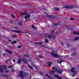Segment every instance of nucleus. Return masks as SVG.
<instances>
[{"label":"nucleus","instance_id":"nucleus-1","mask_svg":"<svg viewBox=\"0 0 79 79\" xmlns=\"http://www.w3.org/2000/svg\"><path fill=\"white\" fill-rule=\"evenodd\" d=\"M19 77L22 78H23L24 77V75L23 73V71H21L20 72V73L19 74Z\"/></svg>","mask_w":79,"mask_h":79},{"label":"nucleus","instance_id":"nucleus-2","mask_svg":"<svg viewBox=\"0 0 79 79\" xmlns=\"http://www.w3.org/2000/svg\"><path fill=\"white\" fill-rule=\"evenodd\" d=\"M64 7L68 9L73 8L74 6H64Z\"/></svg>","mask_w":79,"mask_h":79},{"label":"nucleus","instance_id":"nucleus-3","mask_svg":"<svg viewBox=\"0 0 79 79\" xmlns=\"http://www.w3.org/2000/svg\"><path fill=\"white\" fill-rule=\"evenodd\" d=\"M51 55L54 57H56V58H59V56L57 54H55L53 52L51 53Z\"/></svg>","mask_w":79,"mask_h":79},{"label":"nucleus","instance_id":"nucleus-4","mask_svg":"<svg viewBox=\"0 0 79 79\" xmlns=\"http://www.w3.org/2000/svg\"><path fill=\"white\" fill-rule=\"evenodd\" d=\"M12 31L13 32H15V33H22V31H17V30H12Z\"/></svg>","mask_w":79,"mask_h":79},{"label":"nucleus","instance_id":"nucleus-5","mask_svg":"<svg viewBox=\"0 0 79 79\" xmlns=\"http://www.w3.org/2000/svg\"><path fill=\"white\" fill-rule=\"evenodd\" d=\"M46 17L49 18H55V16L52 15H46Z\"/></svg>","mask_w":79,"mask_h":79},{"label":"nucleus","instance_id":"nucleus-6","mask_svg":"<svg viewBox=\"0 0 79 79\" xmlns=\"http://www.w3.org/2000/svg\"><path fill=\"white\" fill-rule=\"evenodd\" d=\"M30 15H27L26 16L24 17V18H25V19L27 20H29V18H30Z\"/></svg>","mask_w":79,"mask_h":79},{"label":"nucleus","instance_id":"nucleus-7","mask_svg":"<svg viewBox=\"0 0 79 79\" xmlns=\"http://www.w3.org/2000/svg\"><path fill=\"white\" fill-rule=\"evenodd\" d=\"M54 77H55L58 78L59 79H62V78H61V77L59 76V75H54Z\"/></svg>","mask_w":79,"mask_h":79},{"label":"nucleus","instance_id":"nucleus-8","mask_svg":"<svg viewBox=\"0 0 79 79\" xmlns=\"http://www.w3.org/2000/svg\"><path fill=\"white\" fill-rule=\"evenodd\" d=\"M55 71L56 72V73H58L59 74H61L62 73V70H55Z\"/></svg>","mask_w":79,"mask_h":79},{"label":"nucleus","instance_id":"nucleus-9","mask_svg":"<svg viewBox=\"0 0 79 79\" xmlns=\"http://www.w3.org/2000/svg\"><path fill=\"white\" fill-rule=\"evenodd\" d=\"M45 36L46 37H48V38H52V36H51V35H50L47 34H46L45 35Z\"/></svg>","mask_w":79,"mask_h":79},{"label":"nucleus","instance_id":"nucleus-10","mask_svg":"<svg viewBox=\"0 0 79 79\" xmlns=\"http://www.w3.org/2000/svg\"><path fill=\"white\" fill-rule=\"evenodd\" d=\"M21 60L23 62H24L25 64H26V63H27V60H26V59H22Z\"/></svg>","mask_w":79,"mask_h":79},{"label":"nucleus","instance_id":"nucleus-11","mask_svg":"<svg viewBox=\"0 0 79 79\" xmlns=\"http://www.w3.org/2000/svg\"><path fill=\"white\" fill-rule=\"evenodd\" d=\"M74 70H75V69L74 68L72 67L71 68V69L70 70L71 72H72L73 73H74L75 72L74 71Z\"/></svg>","mask_w":79,"mask_h":79},{"label":"nucleus","instance_id":"nucleus-12","mask_svg":"<svg viewBox=\"0 0 79 79\" xmlns=\"http://www.w3.org/2000/svg\"><path fill=\"white\" fill-rule=\"evenodd\" d=\"M73 34H75V35H79V33L77 32H73Z\"/></svg>","mask_w":79,"mask_h":79},{"label":"nucleus","instance_id":"nucleus-13","mask_svg":"<svg viewBox=\"0 0 79 79\" xmlns=\"http://www.w3.org/2000/svg\"><path fill=\"white\" fill-rule=\"evenodd\" d=\"M36 45H41L42 44V43H35Z\"/></svg>","mask_w":79,"mask_h":79},{"label":"nucleus","instance_id":"nucleus-14","mask_svg":"<svg viewBox=\"0 0 79 79\" xmlns=\"http://www.w3.org/2000/svg\"><path fill=\"white\" fill-rule=\"evenodd\" d=\"M52 64V63L51 62H49L48 63V66H51Z\"/></svg>","mask_w":79,"mask_h":79},{"label":"nucleus","instance_id":"nucleus-15","mask_svg":"<svg viewBox=\"0 0 79 79\" xmlns=\"http://www.w3.org/2000/svg\"><path fill=\"white\" fill-rule=\"evenodd\" d=\"M17 63H18V64H21V60L20 59H19L17 61Z\"/></svg>","mask_w":79,"mask_h":79},{"label":"nucleus","instance_id":"nucleus-16","mask_svg":"<svg viewBox=\"0 0 79 79\" xmlns=\"http://www.w3.org/2000/svg\"><path fill=\"white\" fill-rule=\"evenodd\" d=\"M62 62H63V60H58L57 61V63H60V64H61V63Z\"/></svg>","mask_w":79,"mask_h":79},{"label":"nucleus","instance_id":"nucleus-17","mask_svg":"<svg viewBox=\"0 0 79 79\" xmlns=\"http://www.w3.org/2000/svg\"><path fill=\"white\" fill-rule=\"evenodd\" d=\"M3 68H1V66H0V72L1 73H3Z\"/></svg>","mask_w":79,"mask_h":79},{"label":"nucleus","instance_id":"nucleus-18","mask_svg":"<svg viewBox=\"0 0 79 79\" xmlns=\"http://www.w3.org/2000/svg\"><path fill=\"white\" fill-rule=\"evenodd\" d=\"M73 73H73L72 74V77H74V76H76V72H75Z\"/></svg>","mask_w":79,"mask_h":79},{"label":"nucleus","instance_id":"nucleus-19","mask_svg":"<svg viewBox=\"0 0 79 79\" xmlns=\"http://www.w3.org/2000/svg\"><path fill=\"white\" fill-rule=\"evenodd\" d=\"M24 57H29V55L28 54H24Z\"/></svg>","mask_w":79,"mask_h":79},{"label":"nucleus","instance_id":"nucleus-20","mask_svg":"<svg viewBox=\"0 0 79 79\" xmlns=\"http://www.w3.org/2000/svg\"><path fill=\"white\" fill-rule=\"evenodd\" d=\"M6 52H8V53H10V54H12V53H11V51H10L9 50H6Z\"/></svg>","mask_w":79,"mask_h":79},{"label":"nucleus","instance_id":"nucleus-21","mask_svg":"<svg viewBox=\"0 0 79 79\" xmlns=\"http://www.w3.org/2000/svg\"><path fill=\"white\" fill-rule=\"evenodd\" d=\"M17 37V35L16 34H15V36H14L13 35H12V38H16V37Z\"/></svg>","mask_w":79,"mask_h":79},{"label":"nucleus","instance_id":"nucleus-22","mask_svg":"<svg viewBox=\"0 0 79 79\" xmlns=\"http://www.w3.org/2000/svg\"><path fill=\"white\" fill-rule=\"evenodd\" d=\"M19 26H21L22 25V22L19 21L18 23Z\"/></svg>","mask_w":79,"mask_h":79},{"label":"nucleus","instance_id":"nucleus-23","mask_svg":"<svg viewBox=\"0 0 79 79\" xmlns=\"http://www.w3.org/2000/svg\"><path fill=\"white\" fill-rule=\"evenodd\" d=\"M16 42H16V41H14L11 42V43L12 44H16Z\"/></svg>","mask_w":79,"mask_h":79},{"label":"nucleus","instance_id":"nucleus-24","mask_svg":"<svg viewBox=\"0 0 79 79\" xmlns=\"http://www.w3.org/2000/svg\"><path fill=\"white\" fill-rule=\"evenodd\" d=\"M3 76L4 77H8V75H6L5 74H3Z\"/></svg>","mask_w":79,"mask_h":79},{"label":"nucleus","instance_id":"nucleus-25","mask_svg":"<svg viewBox=\"0 0 79 79\" xmlns=\"http://www.w3.org/2000/svg\"><path fill=\"white\" fill-rule=\"evenodd\" d=\"M60 24V23H58L54 24V26H58V25H59Z\"/></svg>","mask_w":79,"mask_h":79},{"label":"nucleus","instance_id":"nucleus-26","mask_svg":"<svg viewBox=\"0 0 79 79\" xmlns=\"http://www.w3.org/2000/svg\"><path fill=\"white\" fill-rule=\"evenodd\" d=\"M75 55H76V53H73L71 54V56H74Z\"/></svg>","mask_w":79,"mask_h":79},{"label":"nucleus","instance_id":"nucleus-27","mask_svg":"<svg viewBox=\"0 0 79 79\" xmlns=\"http://www.w3.org/2000/svg\"><path fill=\"white\" fill-rule=\"evenodd\" d=\"M25 12H26V11H25L21 13V15H22V16H23V15H25Z\"/></svg>","mask_w":79,"mask_h":79},{"label":"nucleus","instance_id":"nucleus-28","mask_svg":"<svg viewBox=\"0 0 79 79\" xmlns=\"http://www.w3.org/2000/svg\"><path fill=\"white\" fill-rule=\"evenodd\" d=\"M78 39H79V37L77 36L75 38V40H78Z\"/></svg>","mask_w":79,"mask_h":79},{"label":"nucleus","instance_id":"nucleus-29","mask_svg":"<svg viewBox=\"0 0 79 79\" xmlns=\"http://www.w3.org/2000/svg\"><path fill=\"white\" fill-rule=\"evenodd\" d=\"M55 31V28H54L52 30V33H51V34H53V32H54Z\"/></svg>","mask_w":79,"mask_h":79},{"label":"nucleus","instance_id":"nucleus-30","mask_svg":"<svg viewBox=\"0 0 79 79\" xmlns=\"http://www.w3.org/2000/svg\"><path fill=\"white\" fill-rule=\"evenodd\" d=\"M45 42L46 43H48V40L47 39H45Z\"/></svg>","mask_w":79,"mask_h":79},{"label":"nucleus","instance_id":"nucleus-31","mask_svg":"<svg viewBox=\"0 0 79 79\" xmlns=\"http://www.w3.org/2000/svg\"><path fill=\"white\" fill-rule=\"evenodd\" d=\"M55 10H56V11H59V9H58V8H55Z\"/></svg>","mask_w":79,"mask_h":79},{"label":"nucleus","instance_id":"nucleus-32","mask_svg":"<svg viewBox=\"0 0 79 79\" xmlns=\"http://www.w3.org/2000/svg\"><path fill=\"white\" fill-rule=\"evenodd\" d=\"M31 27L32 28H33V29H35V27L34 26V25H32L31 26Z\"/></svg>","mask_w":79,"mask_h":79},{"label":"nucleus","instance_id":"nucleus-33","mask_svg":"<svg viewBox=\"0 0 79 79\" xmlns=\"http://www.w3.org/2000/svg\"><path fill=\"white\" fill-rule=\"evenodd\" d=\"M11 15L12 16V17L13 18H15V16H14V15H13V14H11Z\"/></svg>","mask_w":79,"mask_h":79},{"label":"nucleus","instance_id":"nucleus-34","mask_svg":"<svg viewBox=\"0 0 79 79\" xmlns=\"http://www.w3.org/2000/svg\"><path fill=\"white\" fill-rule=\"evenodd\" d=\"M55 73V72L54 70H52L51 72V73Z\"/></svg>","mask_w":79,"mask_h":79},{"label":"nucleus","instance_id":"nucleus-35","mask_svg":"<svg viewBox=\"0 0 79 79\" xmlns=\"http://www.w3.org/2000/svg\"><path fill=\"white\" fill-rule=\"evenodd\" d=\"M66 45H67V47L69 48V47H70L69 44H67Z\"/></svg>","mask_w":79,"mask_h":79},{"label":"nucleus","instance_id":"nucleus-36","mask_svg":"<svg viewBox=\"0 0 79 79\" xmlns=\"http://www.w3.org/2000/svg\"><path fill=\"white\" fill-rule=\"evenodd\" d=\"M31 66H33V67H34V68H35V65H34V64H31Z\"/></svg>","mask_w":79,"mask_h":79},{"label":"nucleus","instance_id":"nucleus-37","mask_svg":"<svg viewBox=\"0 0 79 79\" xmlns=\"http://www.w3.org/2000/svg\"><path fill=\"white\" fill-rule=\"evenodd\" d=\"M3 68H4V69H6V70H7V68L5 66H4Z\"/></svg>","mask_w":79,"mask_h":79},{"label":"nucleus","instance_id":"nucleus-38","mask_svg":"<svg viewBox=\"0 0 79 79\" xmlns=\"http://www.w3.org/2000/svg\"><path fill=\"white\" fill-rule=\"evenodd\" d=\"M60 44L62 45V46H63L64 45V44H63V42H62L60 43Z\"/></svg>","mask_w":79,"mask_h":79},{"label":"nucleus","instance_id":"nucleus-39","mask_svg":"<svg viewBox=\"0 0 79 79\" xmlns=\"http://www.w3.org/2000/svg\"><path fill=\"white\" fill-rule=\"evenodd\" d=\"M13 68V66H12V65H10L9 67V68Z\"/></svg>","mask_w":79,"mask_h":79},{"label":"nucleus","instance_id":"nucleus-40","mask_svg":"<svg viewBox=\"0 0 79 79\" xmlns=\"http://www.w3.org/2000/svg\"><path fill=\"white\" fill-rule=\"evenodd\" d=\"M38 56L40 57V58H42V56L40 55H39Z\"/></svg>","mask_w":79,"mask_h":79},{"label":"nucleus","instance_id":"nucleus-41","mask_svg":"<svg viewBox=\"0 0 79 79\" xmlns=\"http://www.w3.org/2000/svg\"><path fill=\"white\" fill-rule=\"evenodd\" d=\"M21 47L22 46H18L17 47L19 48H21Z\"/></svg>","mask_w":79,"mask_h":79},{"label":"nucleus","instance_id":"nucleus-42","mask_svg":"<svg viewBox=\"0 0 79 79\" xmlns=\"http://www.w3.org/2000/svg\"><path fill=\"white\" fill-rule=\"evenodd\" d=\"M53 37L54 38V39H55V38L56 37V36L55 35H54L53 36Z\"/></svg>","mask_w":79,"mask_h":79},{"label":"nucleus","instance_id":"nucleus-43","mask_svg":"<svg viewBox=\"0 0 79 79\" xmlns=\"http://www.w3.org/2000/svg\"><path fill=\"white\" fill-rule=\"evenodd\" d=\"M46 76L48 77L49 78H50V76H48V75L47 74H46Z\"/></svg>","mask_w":79,"mask_h":79},{"label":"nucleus","instance_id":"nucleus-44","mask_svg":"<svg viewBox=\"0 0 79 79\" xmlns=\"http://www.w3.org/2000/svg\"><path fill=\"white\" fill-rule=\"evenodd\" d=\"M70 19L71 20H74V19L72 18H70Z\"/></svg>","mask_w":79,"mask_h":79},{"label":"nucleus","instance_id":"nucleus-45","mask_svg":"<svg viewBox=\"0 0 79 79\" xmlns=\"http://www.w3.org/2000/svg\"><path fill=\"white\" fill-rule=\"evenodd\" d=\"M14 27L15 28V29L19 28V27Z\"/></svg>","mask_w":79,"mask_h":79},{"label":"nucleus","instance_id":"nucleus-46","mask_svg":"<svg viewBox=\"0 0 79 79\" xmlns=\"http://www.w3.org/2000/svg\"><path fill=\"white\" fill-rule=\"evenodd\" d=\"M11 71H12V72H14L15 71V70L14 69H12L11 70Z\"/></svg>","mask_w":79,"mask_h":79},{"label":"nucleus","instance_id":"nucleus-47","mask_svg":"<svg viewBox=\"0 0 79 79\" xmlns=\"http://www.w3.org/2000/svg\"><path fill=\"white\" fill-rule=\"evenodd\" d=\"M3 55L4 56H6V54H5V53H4V54H3Z\"/></svg>","mask_w":79,"mask_h":79},{"label":"nucleus","instance_id":"nucleus-48","mask_svg":"<svg viewBox=\"0 0 79 79\" xmlns=\"http://www.w3.org/2000/svg\"><path fill=\"white\" fill-rule=\"evenodd\" d=\"M25 75H27H27H28V73H26L25 74Z\"/></svg>","mask_w":79,"mask_h":79},{"label":"nucleus","instance_id":"nucleus-49","mask_svg":"<svg viewBox=\"0 0 79 79\" xmlns=\"http://www.w3.org/2000/svg\"><path fill=\"white\" fill-rule=\"evenodd\" d=\"M30 68H31V69H33V68H32V67L31 66V67H30Z\"/></svg>","mask_w":79,"mask_h":79},{"label":"nucleus","instance_id":"nucleus-50","mask_svg":"<svg viewBox=\"0 0 79 79\" xmlns=\"http://www.w3.org/2000/svg\"><path fill=\"white\" fill-rule=\"evenodd\" d=\"M55 69V67H53L52 68V69Z\"/></svg>","mask_w":79,"mask_h":79},{"label":"nucleus","instance_id":"nucleus-51","mask_svg":"<svg viewBox=\"0 0 79 79\" xmlns=\"http://www.w3.org/2000/svg\"><path fill=\"white\" fill-rule=\"evenodd\" d=\"M6 73H8V72H9V71L8 70V71H6Z\"/></svg>","mask_w":79,"mask_h":79},{"label":"nucleus","instance_id":"nucleus-52","mask_svg":"<svg viewBox=\"0 0 79 79\" xmlns=\"http://www.w3.org/2000/svg\"><path fill=\"white\" fill-rule=\"evenodd\" d=\"M40 74L42 75V73H41V72H40Z\"/></svg>","mask_w":79,"mask_h":79},{"label":"nucleus","instance_id":"nucleus-53","mask_svg":"<svg viewBox=\"0 0 79 79\" xmlns=\"http://www.w3.org/2000/svg\"><path fill=\"white\" fill-rule=\"evenodd\" d=\"M13 61H14V62H15V60H13Z\"/></svg>","mask_w":79,"mask_h":79},{"label":"nucleus","instance_id":"nucleus-54","mask_svg":"<svg viewBox=\"0 0 79 79\" xmlns=\"http://www.w3.org/2000/svg\"><path fill=\"white\" fill-rule=\"evenodd\" d=\"M28 66L30 67V68L31 67V65H29Z\"/></svg>","mask_w":79,"mask_h":79},{"label":"nucleus","instance_id":"nucleus-55","mask_svg":"<svg viewBox=\"0 0 79 79\" xmlns=\"http://www.w3.org/2000/svg\"><path fill=\"white\" fill-rule=\"evenodd\" d=\"M39 2H40V0H38Z\"/></svg>","mask_w":79,"mask_h":79},{"label":"nucleus","instance_id":"nucleus-56","mask_svg":"<svg viewBox=\"0 0 79 79\" xmlns=\"http://www.w3.org/2000/svg\"><path fill=\"white\" fill-rule=\"evenodd\" d=\"M29 77L30 78V79H31V76H29Z\"/></svg>","mask_w":79,"mask_h":79},{"label":"nucleus","instance_id":"nucleus-57","mask_svg":"<svg viewBox=\"0 0 79 79\" xmlns=\"http://www.w3.org/2000/svg\"><path fill=\"white\" fill-rule=\"evenodd\" d=\"M49 78V79H52V78H50V77Z\"/></svg>","mask_w":79,"mask_h":79},{"label":"nucleus","instance_id":"nucleus-58","mask_svg":"<svg viewBox=\"0 0 79 79\" xmlns=\"http://www.w3.org/2000/svg\"><path fill=\"white\" fill-rule=\"evenodd\" d=\"M10 22H11V23H12V21H10Z\"/></svg>","mask_w":79,"mask_h":79},{"label":"nucleus","instance_id":"nucleus-59","mask_svg":"<svg viewBox=\"0 0 79 79\" xmlns=\"http://www.w3.org/2000/svg\"><path fill=\"white\" fill-rule=\"evenodd\" d=\"M10 42H11V40H9Z\"/></svg>","mask_w":79,"mask_h":79},{"label":"nucleus","instance_id":"nucleus-60","mask_svg":"<svg viewBox=\"0 0 79 79\" xmlns=\"http://www.w3.org/2000/svg\"><path fill=\"white\" fill-rule=\"evenodd\" d=\"M33 79H37L36 78H34Z\"/></svg>","mask_w":79,"mask_h":79},{"label":"nucleus","instance_id":"nucleus-61","mask_svg":"<svg viewBox=\"0 0 79 79\" xmlns=\"http://www.w3.org/2000/svg\"><path fill=\"white\" fill-rule=\"evenodd\" d=\"M56 0V1H57V0Z\"/></svg>","mask_w":79,"mask_h":79},{"label":"nucleus","instance_id":"nucleus-62","mask_svg":"<svg viewBox=\"0 0 79 79\" xmlns=\"http://www.w3.org/2000/svg\"><path fill=\"white\" fill-rule=\"evenodd\" d=\"M0 40H1V38H0Z\"/></svg>","mask_w":79,"mask_h":79},{"label":"nucleus","instance_id":"nucleus-63","mask_svg":"<svg viewBox=\"0 0 79 79\" xmlns=\"http://www.w3.org/2000/svg\"><path fill=\"white\" fill-rule=\"evenodd\" d=\"M0 26H1V24H0Z\"/></svg>","mask_w":79,"mask_h":79},{"label":"nucleus","instance_id":"nucleus-64","mask_svg":"<svg viewBox=\"0 0 79 79\" xmlns=\"http://www.w3.org/2000/svg\"><path fill=\"white\" fill-rule=\"evenodd\" d=\"M4 23H5V22H4Z\"/></svg>","mask_w":79,"mask_h":79}]
</instances>
